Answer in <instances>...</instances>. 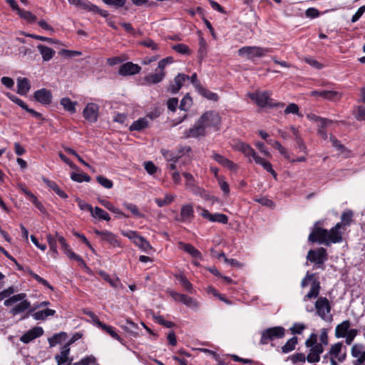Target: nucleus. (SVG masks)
I'll return each mask as SVG.
<instances>
[{
	"instance_id": "nucleus-64",
	"label": "nucleus",
	"mask_w": 365,
	"mask_h": 365,
	"mask_svg": "<svg viewBox=\"0 0 365 365\" xmlns=\"http://www.w3.org/2000/svg\"><path fill=\"white\" fill-rule=\"evenodd\" d=\"M330 141L331 142L332 145L334 148H336L341 153H344L345 150H346L345 146L344 145H342L339 142V140H337V138L335 136L331 135L330 136Z\"/></svg>"
},
{
	"instance_id": "nucleus-7",
	"label": "nucleus",
	"mask_w": 365,
	"mask_h": 365,
	"mask_svg": "<svg viewBox=\"0 0 365 365\" xmlns=\"http://www.w3.org/2000/svg\"><path fill=\"white\" fill-rule=\"evenodd\" d=\"M321 224L320 221L314 224V227L309 235L308 240L312 243L319 242L327 245V237L328 236V230L318 226Z\"/></svg>"
},
{
	"instance_id": "nucleus-34",
	"label": "nucleus",
	"mask_w": 365,
	"mask_h": 365,
	"mask_svg": "<svg viewBox=\"0 0 365 365\" xmlns=\"http://www.w3.org/2000/svg\"><path fill=\"white\" fill-rule=\"evenodd\" d=\"M179 245L181 249H182L185 252L189 253L192 257L195 258H200L201 253L197 250L194 246L190 244H187L184 242H180Z\"/></svg>"
},
{
	"instance_id": "nucleus-33",
	"label": "nucleus",
	"mask_w": 365,
	"mask_h": 365,
	"mask_svg": "<svg viewBox=\"0 0 365 365\" xmlns=\"http://www.w3.org/2000/svg\"><path fill=\"white\" fill-rule=\"evenodd\" d=\"M166 73L157 72L155 73H150L145 76L144 80L148 84H157L161 82L165 77Z\"/></svg>"
},
{
	"instance_id": "nucleus-49",
	"label": "nucleus",
	"mask_w": 365,
	"mask_h": 365,
	"mask_svg": "<svg viewBox=\"0 0 365 365\" xmlns=\"http://www.w3.org/2000/svg\"><path fill=\"white\" fill-rule=\"evenodd\" d=\"M71 178L73 181H76L78 182H82L83 181L90 182V180H91V177L84 173H72L71 175Z\"/></svg>"
},
{
	"instance_id": "nucleus-62",
	"label": "nucleus",
	"mask_w": 365,
	"mask_h": 365,
	"mask_svg": "<svg viewBox=\"0 0 365 365\" xmlns=\"http://www.w3.org/2000/svg\"><path fill=\"white\" fill-rule=\"evenodd\" d=\"M318 340V336L315 333H312L309 338L305 341V346L306 347H310L315 345H318L319 343L317 342Z\"/></svg>"
},
{
	"instance_id": "nucleus-18",
	"label": "nucleus",
	"mask_w": 365,
	"mask_h": 365,
	"mask_svg": "<svg viewBox=\"0 0 365 365\" xmlns=\"http://www.w3.org/2000/svg\"><path fill=\"white\" fill-rule=\"evenodd\" d=\"M201 216L204 218L207 219L210 222H217L222 224H227L228 222V217L226 215L222 213H210L206 209H202V212L200 213Z\"/></svg>"
},
{
	"instance_id": "nucleus-12",
	"label": "nucleus",
	"mask_w": 365,
	"mask_h": 365,
	"mask_svg": "<svg viewBox=\"0 0 365 365\" xmlns=\"http://www.w3.org/2000/svg\"><path fill=\"white\" fill-rule=\"evenodd\" d=\"M351 354L356 359L352 361L353 365H363L365 362V350L362 344H354L351 349Z\"/></svg>"
},
{
	"instance_id": "nucleus-6",
	"label": "nucleus",
	"mask_w": 365,
	"mask_h": 365,
	"mask_svg": "<svg viewBox=\"0 0 365 365\" xmlns=\"http://www.w3.org/2000/svg\"><path fill=\"white\" fill-rule=\"evenodd\" d=\"M342 342L332 344L329 350V356H331V365H338V362L342 363L346 360V352L342 351Z\"/></svg>"
},
{
	"instance_id": "nucleus-52",
	"label": "nucleus",
	"mask_w": 365,
	"mask_h": 365,
	"mask_svg": "<svg viewBox=\"0 0 365 365\" xmlns=\"http://www.w3.org/2000/svg\"><path fill=\"white\" fill-rule=\"evenodd\" d=\"M173 62H174V59L173 57H171V56L166 57V58L160 60L158 62V68L156 69V71L159 70L158 72L166 73L165 71V68L166 67L167 65L170 64Z\"/></svg>"
},
{
	"instance_id": "nucleus-11",
	"label": "nucleus",
	"mask_w": 365,
	"mask_h": 365,
	"mask_svg": "<svg viewBox=\"0 0 365 365\" xmlns=\"http://www.w3.org/2000/svg\"><path fill=\"white\" fill-rule=\"evenodd\" d=\"M232 148L242 153L247 158H252L254 160L258 156L255 150L249 144L240 140L235 142ZM249 161L251 162V159Z\"/></svg>"
},
{
	"instance_id": "nucleus-21",
	"label": "nucleus",
	"mask_w": 365,
	"mask_h": 365,
	"mask_svg": "<svg viewBox=\"0 0 365 365\" xmlns=\"http://www.w3.org/2000/svg\"><path fill=\"white\" fill-rule=\"evenodd\" d=\"M43 334V330L40 327H35L31 329L26 331L24 334L21 338L20 341L24 344H28L33 341L34 339L42 336Z\"/></svg>"
},
{
	"instance_id": "nucleus-57",
	"label": "nucleus",
	"mask_w": 365,
	"mask_h": 365,
	"mask_svg": "<svg viewBox=\"0 0 365 365\" xmlns=\"http://www.w3.org/2000/svg\"><path fill=\"white\" fill-rule=\"evenodd\" d=\"M353 215L354 214L351 210L344 212L341 216V223L343 224L344 225H349L352 220Z\"/></svg>"
},
{
	"instance_id": "nucleus-17",
	"label": "nucleus",
	"mask_w": 365,
	"mask_h": 365,
	"mask_svg": "<svg viewBox=\"0 0 365 365\" xmlns=\"http://www.w3.org/2000/svg\"><path fill=\"white\" fill-rule=\"evenodd\" d=\"M70 353V347L69 344H65L61 351L60 354H56L55 356V360L58 365H71L73 359L69 358L68 355Z\"/></svg>"
},
{
	"instance_id": "nucleus-40",
	"label": "nucleus",
	"mask_w": 365,
	"mask_h": 365,
	"mask_svg": "<svg viewBox=\"0 0 365 365\" xmlns=\"http://www.w3.org/2000/svg\"><path fill=\"white\" fill-rule=\"evenodd\" d=\"M44 182L46 183V185L52 190H53L59 197L62 198H67L68 195L60 189L58 185L54 182L49 180H44Z\"/></svg>"
},
{
	"instance_id": "nucleus-31",
	"label": "nucleus",
	"mask_w": 365,
	"mask_h": 365,
	"mask_svg": "<svg viewBox=\"0 0 365 365\" xmlns=\"http://www.w3.org/2000/svg\"><path fill=\"white\" fill-rule=\"evenodd\" d=\"M37 48L41 54L42 58L44 61H50L56 53L53 49L43 44H38L37 46Z\"/></svg>"
},
{
	"instance_id": "nucleus-10",
	"label": "nucleus",
	"mask_w": 365,
	"mask_h": 365,
	"mask_svg": "<svg viewBox=\"0 0 365 365\" xmlns=\"http://www.w3.org/2000/svg\"><path fill=\"white\" fill-rule=\"evenodd\" d=\"M57 242H58L61 246L62 250L64 251L65 254L71 259H74L79 262L81 265L86 266L85 261L82 259V257L76 254H75L70 248L69 245L67 244L66 239L60 235L56 232Z\"/></svg>"
},
{
	"instance_id": "nucleus-14",
	"label": "nucleus",
	"mask_w": 365,
	"mask_h": 365,
	"mask_svg": "<svg viewBox=\"0 0 365 365\" xmlns=\"http://www.w3.org/2000/svg\"><path fill=\"white\" fill-rule=\"evenodd\" d=\"M99 106L93 103H88L83 109V115L90 123H95L98 120Z\"/></svg>"
},
{
	"instance_id": "nucleus-24",
	"label": "nucleus",
	"mask_w": 365,
	"mask_h": 365,
	"mask_svg": "<svg viewBox=\"0 0 365 365\" xmlns=\"http://www.w3.org/2000/svg\"><path fill=\"white\" fill-rule=\"evenodd\" d=\"M309 354L307 356V360L309 363H317L320 360V354L324 351V346L322 344L309 347Z\"/></svg>"
},
{
	"instance_id": "nucleus-63",
	"label": "nucleus",
	"mask_w": 365,
	"mask_h": 365,
	"mask_svg": "<svg viewBox=\"0 0 365 365\" xmlns=\"http://www.w3.org/2000/svg\"><path fill=\"white\" fill-rule=\"evenodd\" d=\"M136 246H138L140 249H141L144 252H148V250L153 249L150 242L143 237L141 238L140 241H139V242L138 243V245Z\"/></svg>"
},
{
	"instance_id": "nucleus-38",
	"label": "nucleus",
	"mask_w": 365,
	"mask_h": 365,
	"mask_svg": "<svg viewBox=\"0 0 365 365\" xmlns=\"http://www.w3.org/2000/svg\"><path fill=\"white\" fill-rule=\"evenodd\" d=\"M56 311L51 309H46L32 314V317L36 320H44L46 317L54 316Z\"/></svg>"
},
{
	"instance_id": "nucleus-20",
	"label": "nucleus",
	"mask_w": 365,
	"mask_h": 365,
	"mask_svg": "<svg viewBox=\"0 0 365 365\" xmlns=\"http://www.w3.org/2000/svg\"><path fill=\"white\" fill-rule=\"evenodd\" d=\"M141 67L132 62H127L120 66L118 73L121 76H132L140 73Z\"/></svg>"
},
{
	"instance_id": "nucleus-30",
	"label": "nucleus",
	"mask_w": 365,
	"mask_h": 365,
	"mask_svg": "<svg viewBox=\"0 0 365 365\" xmlns=\"http://www.w3.org/2000/svg\"><path fill=\"white\" fill-rule=\"evenodd\" d=\"M31 85L28 78H19L17 79V93L19 95H26L30 90Z\"/></svg>"
},
{
	"instance_id": "nucleus-36",
	"label": "nucleus",
	"mask_w": 365,
	"mask_h": 365,
	"mask_svg": "<svg viewBox=\"0 0 365 365\" xmlns=\"http://www.w3.org/2000/svg\"><path fill=\"white\" fill-rule=\"evenodd\" d=\"M298 344V338L297 336H292L283 345L281 348L282 352L287 354L295 349L297 344Z\"/></svg>"
},
{
	"instance_id": "nucleus-46",
	"label": "nucleus",
	"mask_w": 365,
	"mask_h": 365,
	"mask_svg": "<svg viewBox=\"0 0 365 365\" xmlns=\"http://www.w3.org/2000/svg\"><path fill=\"white\" fill-rule=\"evenodd\" d=\"M46 239L50 250L52 251L53 254L58 255L56 233L55 234V235H53L51 234L46 235Z\"/></svg>"
},
{
	"instance_id": "nucleus-13",
	"label": "nucleus",
	"mask_w": 365,
	"mask_h": 365,
	"mask_svg": "<svg viewBox=\"0 0 365 365\" xmlns=\"http://www.w3.org/2000/svg\"><path fill=\"white\" fill-rule=\"evenodd\" d=\"M190 76L184 73H178L167 88V91L173 94L177 93L184 85L185 82L189 80Z\"/></svg>"
},
{
	"instance_id": "nucleus-55",
	"label": "nucleus",
	"mask_w": 365,
	"mask_h": 365,
	"mask_svg": "<svg viewBox=\"0 0 365 365\" xmlns=\"http://www.w3.org/2000/svg\"><path fill=\"white\" fill-rule=\"evenodd\" d=\"M97 182L103 187L107 189H110L113 186V183L112 180L105 178L102 175H98L96 177Z\"/></svg>"
},
{
	"instance_id": "nucleus-47",
	"label": "nucleus",
	"mask_w": 365,
	"mask_h": 365,
	"mask_svg": "<svg viewBox=\"0 0 365 365\" xmlns=\"http://www.w3.org/2000/svg\"><path fill=\"white\" fill-rule=\"evenodd\" d=\"M175 195L167 194L164 199L155 198V202L158 207H161L170 205L175 199Z\"/></svg>"
},
{
	"instance_id": "nucleus-5",
	"label": "nucleus",
	"mask_w": 365,
	"mask_h": 365,
	"mask_svg": "<svg viewBox=\"0 0 365 365\" xmlns=\"http://www.w3.org/2000/svg\"><path fill=\"white\" fill-rule=\"evenodd\" d=\"M248 97L255 101L257 106L260 107H279V106H282L284 104L281 103H272V99L270 98V94L268 91H264L262 93L256 92V93H250L248 94Z\"/></svg>"
},
{
	"instance_id": "nucleus-25",
	"label": "nucleus",
	"mask_w": 365,
	"mask_h": 365,
	"mask_svg": "<svg viewBox=\"0 0 365 365\" xmlns=\"http://www.w3.org/2000/svg\"><path fill=\"white\" fill-rule=\"evenodd\" d=\"M94 232L98 236H101L103 240L107 241L111 245L114 247H120V242L117 239V237L113 233L109 231H100L98 230H95Z\"/></svg>"
},
{
	"instance_id": "nucleus-60",
	"label": "nucleus",
	"mask_w": 365,
	"mask_h": 365,
	"mask_svg": "<svg viewBox=\"0 0 365 365\" xmlns=\"http://www.w3.org/2000/svg\"><path fill=\"white\" fill-rule=\"evenodd\" d=\"M21 18L27 20L29 22H34L36 17L31 12L29 11H25L24 9L19 10V12L17 13Z\"/></svg>"
},
{
	"instance_id": "nucleus-1",
	"label": "nucleus",
	"mask_w": 365,
	"mask_h": 365,
	"mask_svg": "<svg viewBox=\"0 0 365 365\" xmlns=\"http://www.w3.org/2000/svg\"><path fill=\"white\" fill-rule=\"evenodd\" d=\"M316 314L324 322L331 323L334 320L331 314V306L329 299L325 297H319L314 303Z\"/></svg>"
},
{
	"instance_id": "nucleus-15",
	"label": "nucleus",
	"mask_w": 365,
	"mask_h": 365,
	"mask_svg": "<svg viewBox=\"0 0 365 365\" xmlns=\"http://www.w3.org/2000/svg\"><path fill=\"white\" fill-rule=\"evenodd\" d=\"M183 135L185 138H196L206 135V130L204 129L202 125L200 124V121L197 120L192 128L184 131Z\"/></svg>"
},
{
	"instance_id": "nucleus-28",
	"label": "nucleus",
	"mask_w": 365,
	"mask_h": 365,
	"mask_svg": "<svg viewBox=\"0 0 365 365\" xmlns=\"http://www.w3.org/2000/svg\"><path fill=\"white\" fill-rule=\"evenodd\" d=\"M121 328L123 329L127 333L131 336L136 337L139 335V327L137 324L134 323L130 319H126L125 323L120 325Z\"/></svg>"
},
{
	"instance_id": "nucleus-26",
	"label": "nucleus",
	"mask_w": 365,
	"mask_h": 365,
	"mask_svg": "<svg viewBox=\"0 0 365 365\" xmlns=\"http://www.w3.org/2000/svg\"><path fill=\"white\" fill-rule=\"evenodd\" d=\"M321 290V284L318 277L314 279V282L311 283V289L309 292L304 297V301H308L312 299L318 298Z\"/></svg>"
},
{
	"instance_id": "nucleus-56",
	"label": "nucleus",
	"mask_w": 365,
	"mask_h": 365,
	"mask_svg": "<svg viewBox=\"0 0 365 365\" xmlns=\"http://www.w3.org/2000/svg\"><path fill=\"white\" fill-rule=\"evenodd\" d=\"M288 359H290L294 364H296L299 362L304 363L307 360V356L304 353H296L289 356Z\"/></svg>"
},
{
	"instance_id": "nucleus-41",
	"label": "nucleus",
	"mask_w": 365,
	"mask_h": 365,
	"mask_svg": "<svg viewBox=\"0 0 365 365\" xmlns=\"http://www.w3.org/2000/svg\"><path fill=\"white\" fill-rule=\"evenodd\" d=\"M26 293H19L18 294L10 296V297H9L4 301V304L6 307H10L12 304L16 303L17 302H21L24 300V299H26Z\"/></svg>"
},
{
	"instance_id": "nucleus-22",
	"label": "nucleus",
	"mask_w": 365,
	"mask_h": 365,
	"mask_svg": "<svg viewBox=\"0 0 365 365\" xmlns=\"http://www.w3.org/2000/svg\"><path fill=\"white\" fill-rule=\"evenodd\" d=\"M194 218V210L191 205H184L180 209V217H175L177 221L181 222H191Z\"/></svg>"
},
{
	"instance_id": "nucleus-8",
	"label": "nucleus",
	"mask_w": 365,
	"mask_h": 365,
	"mask_svg": "<svg viewBox=\"0 0 365 365\" xmlns=\"http://www.w3.org/2000/svg\"><path fill=\"white\" fill-rule=\"evenodd\" d=\"M268 52H269V48L258 46H244L239 50V54L240 56H245L249 59H252L255 57H262Z\"/></svg>"
},
{
	"instance_id": "nucleus-53",
	"label": "nucleus",
	"mask_w": 365,
	"mask_h": 365,
	"mask_svg": "<svg viewBox=\"0 0 365 365\" xmlns=\"http://www.w3.org/2000/svg\"><path fill=\"white\" fill-rule=\"evenodd\" d=\"M138 44L150 48L153 51H158L159 49L158 44L149 38L140 41Z\"/></svg>"
},
{
	"instance_id": "nucleus-27",
	"label": "nucleus",
	"mask_w": 365,
	"mask_h": 365,
	"mask_svg": "<svg viewBox=\"0 0 365 365\" xmlns=\"http://www.w3.org/2000/svg\"><path fill=\"white\" fill-rule=\"evenodd\" d=\"M351 322L344 320L339 324L335 329V336L337 339L344 338L346 336L348 331L351 329Z\"/></svg>"
},
{
	"instance_id": "nucleus-32",
	"label": "nucleus",
	"mask_w": 365,
	"mask_h": 365,
	"mask_svg": "<svg viewBox=\"0 0 365 365\" xmlns=\"http://www.w3.org/2000/svg\"><path fill=\"white\" fill-rule=\"evenodd\" d=\"M148 125V121L146 118H140L133 122L129 127V130L130 131H141L145 128H147Z\"/></svg>"
},
{
	"instance_id": "nucleus-43",
	"label": "nucleus",
	"mask_w": 365,
	"mask_h": 365,
	"mask_svg": "<svg viewBox=\"0 0 365 365\" xmlns=\"http://www.w3.org/2000/svg\"><path fill=\"white\" fill-rule=\"evenodd\" d=\"M99 328L107 332L112 338L118 340L120 343H123V339L118 334L112 327L103 323Z\"/></svg>"
},
{
	"instance_id": "nucleus-35",
	"label": "nucleus",
	"mask_w": 365,
	"mask_h": 365,
	"mask_svg": "<svg viewBox=\"0 0 365 365\" xmlns=\"http://www.w3.org/2000/svg\"><path fill=\"white\" fill-rule=\"evenodd\" d=\"M199 88L197 89L198 93L202 95L205 98L213 101H217L219 99V96L217 93H213L205 88H204L202 85L197 86Z\"/></svg>"
},
{
	"instance_id": "nucleus-9",
	"label": "nucleus",
	"mask_w": 365,
	"mask_h": 365,
	"mask_svg": "<svg viewBox=\"0 0 365 365\" xmlns=\"http://www.w3.org/2000/svg\"><path fill=\"white\" fill-rule=\"evenodd\" d=\"M170 294L175 301L181 302L192 309L196 310L199 308V303L191 297L174 291L170 292Z\"/></svg>"
},
{
	"instance_id": "nucleus-45",
	"label": "nucleus",
	"mask_w": 365,
	"mask_h": 365,
	"mask_svg": "<svg viewBox=\"0 0 365 365\" xmlns=\"http://www.w3.org/2000/svg\"><path fill=\"white\" fill-rule=\"evenodd\" d=\"M192 105V98L189 93H187L180 101L179 108L182 110L187 111Z\"/></svg>"
},
{
	"instance_id": "nucleus-3",
	"label": "nucleus",
	"mask_w": 365,
	"mask_h": 365,
	"mask_svg": "<svg viewBox=\"0 0 365 365\" xmlns=\"http://www.w3.org/2000/svg\"><path fill=\"white\" fill-rule=\"evenodd\" d=\"M307 259L314 263V268L324 269V262L327 260V252L324 247L309 250Z\"/></svg>"
},
{
	"instance_id": "nucleus-19",
	"label": "nucleus",
	"mask_w": 365,
	"mask_h": 365,
	"mask_svg": "<svg viewBox=\"0 0 365 365\" xmlns=\"http://www.w3.org/2000/svg\"><path fill=\"white\" fill-rule=\"evenodd\" d=\"M34 98L43 105H49L52 101V93L46 88L37 90L34 93Z\"/></svg>"
},
{
	"instance_id": "nucleus-58",
	"label": "nucleus",
	"mask_w": 365,
	"mask_h": 365,
	"mask_svg": "<svg viewBox=\"0 0 365 365\" xmlns=\"http://www.w3.org/2000/svg\"><path fill=\"white\" fill-rule=\"evenodd\" d=\"M123 205L127 210H130L133 215L138 217H144V215H143L142 213H140L139 212V210L135 205L132 204V203L125 202L123 204Z\"/></svg>"
},
{
	"instance_id": "nucleus-42",
	"label": "nucleus",
	"mask_w": 365,
	"mask_h": 365,
	"mask_svg": "<svg viewBox=\"0 0 365 365\" xmlns=\"http://www.w3.org/2000/svg\"><path fill=\"white\" fill-rule=\"evenodd\" d=\"M61 105L66 110L71 113H74L76 112V103L73 102L69 98H63L61 100Z\"/></svg>"
},
{
	"instance_id": "nucleus-2",
	"label": "nucleus",
	"mask_w": 365,
	"mask_h": 365,
	"mask_svg": "<svg viewBox=\"0 0 365 365\" xmlns=\"http://www.w3.org/2000/svg\"><path fill=\"white\" fill-rule=\"evenodd\" d=\"M200 124L202 125L206 130L207 128L219 129L221 123V117L219 113L214 110L205 112L198 119Z\"/></svg>"
},
{
	"instance_id": "nucleus-23",
	"label": "nucleus",
	"mask_w": 365,
	"mask_h": 365,
	"mask_svg": "<svg viewBox=\"0 0 365 365\" xmlns=\"http://www.w3.org/2000/svg\"><path fill=\"white\" fill-rule=\"evenodd\" d=\"M341 227V223H337L334 227L328 231V236L327 237V245L329 246L331 243L340 242L342 240L341 233L339 229Z\"/></svg>"
},
{
	"instance_id": "nucleus-50",
	"label": "nucleus",
	"mask_w": 365,
	"mask_h": 365,
	"mask_svg": "<svg viewBox=\"0 0 365 365\" xmlns=\"http://www.w3.org/2000/svg\"><path fill=\"white\" fill-rule=\"evenodd\" d=\"M199 46L200 47L197 51V56L200 60H202L207 54V43L202 37L200 39Z\"/></svg>"
},
{
	"instance_id": "nucleus-29",
	"label": "nucleus",
	"mask_w": 365,
	"mask_h": 365,
	"mask_svg": "<svg viewBox=\"0 0 365 365\" xmlns=\"http://www.w3.org/2000/svg\"><path fill=\"white\" fill-rule=\"evenodd\" d=\"M31 309V302L24 299V300L21 301L20 303L16 304L10 310V314H11L13 316H15L16 314L23 313L27 309L29 311Z\"/></svg>"
},
{
	"instance_id": "nucleus-54",
	"label": "nucleus",
	"mask_w": 365,
	"mask_h": 365,
	"mask_svg": "<svg viewBox=\"0 0 365 365\" xmlns=\"http://www.w3.org/2000/svg\"><path fill=\"white\" fill-rule=\"evenodd\" d=\"M29 274L36 280L37 281L38 283L43 284V286L48 287V289H51V290H53V287L51 286L48 282L46 279H44L43 278H42L41 277H40L39 275H38L37 274L34 273L33 271L30 270L29 272Z\"/></svg>"
},
{
	"instance_id": "nucleus-48",
	"label": "nucleus",
	"mask_w": 365,
	"mask_h": 365,
	"mask_svg": "<svg viewBox=\"0 0 365 365\" xmlns=\"http://www.w3.org/2000/svg\"><path fill=\"white\" fill-rule=\"evenodd\" d=\"M172 48L178 53L183 55H190L191 53L190 49L189 47L184 43H178L173 45Z\"/></svg>"
},
{
	"instance_id": "nucleus-61",
	"label": "nucleus",
	"mask_w": 365,
	"mask_h": 365,
	"mask_svg": "<svg viewBox=\"0 0 365 365\" xmlns=\"http://www.w3.org/2000/svg\"><path fill=\"white\" fill-rule=\"evenodd\" d=\"M255 162L257 164L262 165V168L267 172H269L272 168V165L269 161H267L259 155L255 158Z\"/></svg>"
},
{
	"instance_id": "nucleus-16",
	"label": "nucleus",
	"mask_w": 365,
	"mask_h": 365,
	"mask_svg": "<svg viewBox=\"0 0 365 365\" xmlns=\"http://www.w3.org/2000/svg\"><path fill=\"white\" fill-rule=\"evenodd\" d=\"M312 96H319L324 99L329 101H339L341 98V93H339L336 91H328V90H322V91H312L311 92Z\"/></svg>"
},
{
	"instance_id": "nucleus-37",
	"label": "nucleus",
	"mask_w": 365,
	"mask_h": 365,
	"mask_svg": "<svg viewBox=\"0 0 365 365\" xmlns=\"http://www.w3.org/2000/svg\"><path fill=\"white\" fill-rule=\"evenodd\" d=\"M92 217L97 218L101 220L110 221V217L109 214L106 212L104 210L99 207H96L93 209V212H91Z\"/></svg>"
},
{
	"instance_id": "nucleus-51",
	"label": "nucleus",
	"mask_w": 365,
	"mask_h": 365,
	"mask_svg": "<svg viewBox=\"0 0 365 365\" xmlns=\"http://www.w3.org/2000/svg\"><path fill=\"white\" fill-rule=\"evenodd\" d=\"M317 278V277L316 273H310L309 272H307L305 277L301 282V287L302 288L307 287L310 282L312 283L314 279H316Z\"/></svg>"
},
{
	"instance_id": "nucleus-44",
	"label": "nucleus",
	"mask_w": 365,
	"mask_h": 365,
	"mask_svg": "<svg viewBox=\"0 0 365 365\" xmlns=\"http://www.w3.org/2000/svg\"><path fill=\"white\" fill-rule=\"evenodd\" d=\"M161 153L168 162L176 163L180 158V155H177L172 150L162 149Z\"/></svg>"
},
{
	"instance_id": "nucleus-39",
	"label": "nucleus",
	"mask_w": 365,
	"mask_h": 365,
	"mask_svg": "<svg viewBox=\"0 0 365 365\" xmlns=\"http://www.w3.org/2000/svg\"><path fill=\"white\" fill-rule=\"evenodd\" d=\"M175 278L180 282L184 289L192 294L195 292L193 289L192 284L188 281L187 277L184 274H176Z\"/></svg>"
},
{
	"instance_id": "nucleus-59",
	"label": "nucleus",
	"mask_w": 365,
	"mask_h": 365,
	"mask_svg": "<svg viewBox=\"0 0 365 365\" xmlns=\"http://www.w3.org/2000/svg\"><path fill=\"white\" fill-rule=\"evenodd\" d=\"M306 329V326L302 323H294L289 328V331L292 334H301Z\"/></svg>"
},
{
	"instance_id": "nucleus-4",
	"label": "nucleus",
	"mask_w": 365,
	"mask_h": 365,
	"mask_svg": "<svg viewBox=\"0 0 365 365\" xmlns=\"http://www.w3.org/2000/svg\"><path fill=\"white\" fill-rule=\"evenodd\" d=\"M285 329L280 326L266 329L262 332L259 343L264 345L276 339H282L285 336Z\"/></svg>"
}]
</instances>
